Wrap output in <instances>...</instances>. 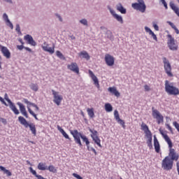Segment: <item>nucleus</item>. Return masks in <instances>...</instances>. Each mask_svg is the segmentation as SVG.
<instances>
[{
  "mask_svg": "<svg viewBox=\"0 0 179 179\" xmlns=\"http://www.w3.org/2000/svg\"><path fill=\"white\" fill-rule=\"evenodd\" d=\"M154 147L156 153H160V143H159V140H157L156 135H154Z\"/></svg>",
  "mask_w": 179,
  "mask_h": 179,
  "instance_id": "412c9836",
  "label": "nucleus"
},
{
  "mask_svg": "<svg viewBox=\"0 0 179 179\" xmlns=\"http://www.w3.org/2000/svg\"><path fill=\"white\" fill-rule=\"evenodd\" d=\"M114 19H115L120 24H124V19H122V16L116 14L114 17Z\"/></svg>",
  "mask_w": 179,
  "mask_h": 179,
  "instance_id": "7c9ffc66",
  "label": "nucleus"
},
{
  "mask_svg": "<svg viewBox=\"0 0 179 179\" xmlns=\"http://www.w3.org/2000/svg\"><path fill=\"white\" fill-rule=\"evenodd\" d=\"M48 167V166H47L45 163L40 162L38 164L37 169H38V170H41V171H45V170H47Z\"/></svg>",
  "mask_w": 179,
  "mask_h": 179,
  "instance_id": "cd10ccee",
  "label": "nucleus"
},
{
  "mask_svg": "<svg viewBox=\"0 0 179 179\" xmlns=\"http://www.w3.org/2000/svg\"><path fill=\"white\" fill-rule=\"evenodd\" d=\"M141 127L142 131H144L145 138L148 139L146 143L149 147V149H153V145L152 144L153 141V135L152 134V131H150L149 127L148 124H145V122H142Z\"/></svg>",
  "mask_w": 179,
  "mask_h": 179,
  "instance_id": "f03ea898",
  "label": "nucleus"
},
{
  "mask_svg": "<svg viewBox=\"0 0 179 179\" xmlns=\"http://www.w3.org/2000/svg\"><path fill=\"white\" fill-rule=\"evenodd\" d=\"M152 26L156 31H159V25L153 22Z\"/></svg>",
  "mask_w": 179,
  "mask_h": 179,
  "instance_id": "13d9d810",
  "label": "nucleus"
},
{
  "mask_svg": "<svg viewBox=\"0 0 179 179\" xmlns=\"http://www.w3.org/2000/svg\"><path fill=\"white\" fill-rule=\"evenodd\" d=\"M29 171L33 176H34V177L37 178V176H38L36 170L33 169V167H29Z\"/></svg>",
  "mask_w": 179,
  "mask_h": 179,
  "instance_id": "ea45409f",
  "label": "nucleus"
},
{
  "mask_svg": "<svg viewBox=\"0 0 179 179\" xmlns=\"http://www.w3.org/2000/svg\"><path fill=\"white\" fill-rule=\"evenodd\" d=\"M24 40L27 41V44H29L30 45H32L33 47H36L37 45V43L34 39L33 38V36L30 34H27L24 36Z\"/></svg>",
  "mask_w": 179,
  "mask_h": 179,
  "instance_id": "ddd939ff",
  "label": "nucleus"
},
{
  "mask_svg": "<svg viewBox=\"0 0 179 179\" xmlns=\"http://www.w3.org/2000/svg\"><path fill=\"white\" fill-rule=\"evenodd\" d=\"M87 111L88 113V115L89 117H90V118H94V110L93 109V108H87Z\"/></svg>",
  "mask_w": 179,
  "mask_h": 179,
  "instance_id": "72a5a7b5",
  "label": "nucleus"
},
{
  "mask_svg": "<svg viewBox=\"0 0 179 179\" xmlns=\"http://www.w3.org/2000/svg\"><path fill=\"white\" fill-rule=\"evenodd\" d=\"M150 36H152L153 40L157 41V36L155 35V32L152 31Z\"/></svg>",
  "mask_w": 179,
  "mask_h": 179,
  "instance_id": "4d7b16f0",
  "label": "nucleus"
},
{
  "mask_svg": "<svg viewBox=\"0 0 179 179\" xmlns=\"http://www.w3.org/2000/svg\"><path fill=\"white\" fill-rule=\"evenodd\" d=\"M116 9L118 10V12H120L122 15L127 14V8H124V6H122V3H119L116 6Z\"/></svg>",
  "mask_w": 179,
  "mask_h": 179,
  "instance_id": "5701e85b",
  "label": "nucleus"
},
{
  "mask_svg": "<svg viewBox=\"0 0 179 179\" xmlns=\"http://www.w3.org/2000/svg\"><path fill=\"white\" fill-rule=\"evenodd\" d=\"M114 117H115L116 121H117V120H120V113H118V110H115L114 111Z\"/></svg>",
  "mask_w": 179,
  "mask_h": 179,
  "instance_id": "a18cd8bd",
  "label": "nucleus"
},
{
  "mask_svg": "<svg viewBox=\"0 0 179 179\" xmlns=\"http://www.w3.org/2000/svg\"><path fill=\"white\" fill-rule=\"evenodd\" d=\"M18 41H19L20 43H21L22 45H24V42H23V39L19 38V39H18Z\"/></svg>",
  "mask_w": 179,
  "mask_h": 179,
  "instance_id": "338daca9",
  "label": "nucleus"
},
{
  "mask_svg": "<svg viewBox=\"0 0 179 179\" xmlns=\"http://www.w3.org/2000/svg\"><path fill=\"white\" fill-rule=\"evenodd\" d=\"M108 91L110 92L112 94H114L116 97H120L121 94H120V92L117 90L115 87H110L108 88Z\"/></svg>",
  "mask_w": 179,
  "mask_h": 179,
  "instance_id": "4be33fe9",
  "label": "nucleus"
},
{
  "mask_svg": "<svg viewBox=\"0 0 179 179\" xmlns=\"http://www.w3.org/2000/svg\"><path fill=\"white\" fill-rule=\"evenodd\" d=\"M0 50L1 51L3 57H6L7 59H9L10 58V51H9V49H8L6 46L0 45Z\"/></svg>",
  "mask_w": 179,
  "mask_h": 179,
  "instance_id": "2eb2a0df",
  "label": "nucleus"
},
{
  "mask_svg": "<svg viewBox=\"0 0 179 179\" xmlns=\"http://www.w3.org/2000/svg\"><path fill=\"white\" fill-rule=\"evenodd\" d=\"M17 106L20 107V111L21 114H22L25 118H29V113H27V110H26V107L24 105L20 102H17Z\"/></svg>",
  "mask_w": 179,
  "mask_h": 179,
  "instance_id": "6ab92c4d",
  "label": "nucleus"
},
{
  "mask_svg": "<svg viewBox=\"0 0 179 179\" xmlns=\"http://www.w3.org/2000/svg\"><path fill=\"white\" fill-rule=\"evenodd\" d=\"M166 23H168V24H169V26H171V27H172L173 29V30H175L176 34H179L178 28L174 25V23L171 22L170 21H167Z\"/></svg>",
  "mask_w": 179,
  "mask_h": 179,
  "instance_id": "473e14b6",
  "label": "nucleus"
},
{
  "mask_svg": "<svg viewBox=\"0 0 179 179\" xmlns=\"http://www.w3.org/2000/svg\"><path fill=\"white\" fill-rule=\"evenodd\" d=\"M80 23H81V24H83L84 26H87V20L82 19L80 20Z\"/></svg>",
  "mask_w": 179,
  "mask_h": 179,
  "instance_id": "de8ad7c7",
  "label": "nucleus"
},
{
  "mask_svg": "<svg viewBox=\"0 0 179 179\" xmlns=\"http://www.w3.org/2000/svg\"><path fill=\"white\" fill-rule=\"evenodd\" d=\"M106 35H107V38H109V40H114V36H113V32H111L110 30L106 31Z\"/></svg>",
  "mask_w": 179,
  "mask_h": 179,
  "instance_id": "c9c22d12",
  "label": "nucleus"
},
{
  "mask_svg": "<svg viewBox=\"0 0 179 179\" xmlns=\"http://www.w3.org/2000/svg\"><path fill=\"white\" fill-rule=\"evenodd\" d=\"M80 57H82V58H85V59H87V61H89V59H90V55H89V53H87V52L86 51L80 52Z\"/></svg>",
  "mask_w": 179,
  "mask_h": 179,
  "instance_id": "c756f323",
  "label": "nucleus"
},
{
  "mask_svg": "<svg viewBox=\"0 0 179 179\" xmlns=\"http://www.w3.org/2000/svg\"><path fill=\"white\" fill-rule=\"evenodd\" d=\"M105 110L106 113H111L113 111V106L110 103H105Z\"/></svg>",
  "mask_w": 179,
  "mask_h": 179,
  "instance_id": "2f4dec72",
  "label": "nucleus"
},
{
  "mask_svg": "<svg viewBox=\"0 0 179 179\" xmlns=\"http://www.w3.org/2000/svg\"><path fill=\"white\" fill-rule=\"evenodd\" d=\"M67 69L72 71V72H75V73H79V67L76 62H72L71 64H69L67 66Z\"/></svg>",
  "mask_w": 179,
  "mask_h": 179,
  "instance_id": "aec40b11",
  "label": "nucleus"
},
{
  "mask_svg": "<svg viewBox=\"0 0 179 179\" xmlns=\"http://www.w3.org/2000/svg\"><path fill=\"white\" fill-rule=\"evenodd\" d=\"M168 146L169 148V156H166V157H169V160H171L172 162H178L179 155L176 152V150L173 148V141L168 143Z\"/></svg>",
  "mask_w": 179,
  "mask_h": 179,
  "instance_id": "20e7f679",
  "label": "nucleus"
},
{
  "mask_svg": "<svg viewBox=\"0 0 179 179\" xmlns=\"http://www.w3.org/2000/svg\"><path fill=\"white\" fill-rule=\"evenodd\" d=\"M55 15L56 16V17H58L59 22H64V20L62 19V17H61V15L55 13Z\"/></svg>",
  "mask_w": 179,
  "mask_h": 179,
  "instance_id": "6e6d98bb",
  "label": "nucleus"
},
{
  "mask_svg": "<svg viewBox=\"0 0 179 179\" xmlns=\"http://www.w3.org/2000/svg\"><path fill=\"white\" fill-rule=\"evenodd\" d=\"M18 122L20 124H21V125H24L25 128H29L34 136L37 135V129H36V124H34V123H29V122H27V120L23 116L18 117Z\"/></svg>",
  "mask_w": 179,
  "mask_h": 179,
  "instance_id": "7ed1b4c3",
  "label": "nucleus"
},
{
  "mask_svg": "<svg viewBox=\"0 0 179 179\" xmlns=\"http://www.w3.org/2000/svg\"><path fill=\"white\" fill-rule=\"evenodd\" d=\"M56 55L60 59H63V61H65V56L61 52V51L57 50L56 51Z\"/></svg>",
  "mask_w": 179,
  "mask_h": 179,
  "instance_id": "4c0bfd02",
  "label": "nucleus"
},
{
  "mask_svg": "<svg viewBox=\"0 0 179 179\" xmlns=\"http://www.w3.org/2000/svg\"><path fill=\"white\" fill-rule=\"evenodd\" d=\"M118 124H120L123 128V129H125L126 126H125V121L122 120L121 118L118 119L116 120Z\"/></svg>",
  "mask_w": 179,
  "mask_h": 179,
  "instance_id": "58836bf2",
  "label": "nucleus"
},
{
  "mask_svg": "<svg viewBox=\"0 0 179 179\" xmlns=\"http://www.w3.org/2000/svg\"><path fill=\"white\" fill-rule=\"evenodd\" d=\"M159 133L161 134L162 136L164 138L166 143H170V142H171V139L170 138V137H169V135H167V134H164V131H163L162 129H159Z\"/></svg>",
  "mask_w": 179,
  "mask_h": 179,
  "instance_id": "bb28decb",
  "label": "nucleus"
},
{
  "mask_svg": "<svg viewBox=\"0 0 179 179\" xmlns=\"http://www.w3.org/2000/svg\"><path fill=\"white\" fill-rule=\"evenodd\" d=\"M167 37H168L167 45L169 50H171V51H177V50H178V45L176 43V40L174 39L173 36H171V34H168Z\"/></svg>",
  "mask_w": 179,
  "mask_h": 179,
  "instance_id": "6e6552de",
  "label": "nucleus"
},
{
  "mask_svg": "<svg viewBox=\"0 0 179 179\" xmlns=\"http://www.w3.org/2000/svg\"><path fill=\"white\" fill-rule=\"evenodd\" d=\"M6 170V168H5L3 166H0V171H3L4 173V171Z\"/></svg>",
  "mask_w": 179,
  "mask_h": 179,
  "instance_id": "e2e57ef3",
  "label": "nucleus"
},
{
  "mask_svg": "<svg viewBox=\"0 0 179 179\" xmlns=\"http://www.w3.org/2000/svg\"><path fill=\"white\" fill-rule=\"evenodd\" d=\"M17 49L20 51H22L23 49L26 50V51H28V52H31L32 50L30 48L25 47L24 45H17Z\"/></svg>",
  "mask_w": 179,
  "mask_h": 179,
  "instance_id": "c85d7f7f",
  "label": "nucleus"
},
{
  "mask_svg": "<svg viewBox=\"0 0 179 179\" xmlns=\"http://www.w3.org/2000/svg\"><path fill=\"white\" fill-rule=\"evenodd\" d=\"M173 127H175L176 129H177L178 132H179V124L177 122H173Z\"/></svg>",
  "mask_w": 179,
  "mask_h": 179,
  "instance_id": "8fccbe9b",
  "label": "nucleus"
},
{
  "mask_svg": "<svg viewBox=\"0 0 179 179\" xmlns=\"http://www.w3.org/2000/svg\"><path fill=\"white\" fill-rule=\"evenodd\" d=\"M6 24V26H8V27H10V29H11V30H13V24L12 23V22H10V20L7 21Z\"/></svg>",
  "mask_w": 179,
  "mask_h": 179,
  "instance_id": "37998d69",
  "label": "nucleus"
},
{
  "mask_svg": "<svg viewBox=\"0 0 179 179\" xmlns=\"http://www.w3.org/2000/svg\"><path fill=\"white\" fill-rule=\"evenodd\" d=\"M88 73H89L90 78H92V80L94 82V85L96 86V87H97V89H100V84L99 83V78H97V77L96 76V75H94V73H93V71H92V70H89Z\"/></svg>",
  "mask_w": 179,
  "mask_h": 179,
  "instance_id": "a211bd4d",
  "label": "nucleus"
},
{
  "mask_svg": "<svg viewBox=\"0 0 179 179\" xmlns=\"http://www.w3.org/2000/svg\"><path fill=\"white\" fill-rule=\"evenodd\" d=\"M1 103H2V104H4V106H6V107H8V103L5 101V99H3L2 101H1Z\"/></svg>",
  "mask_w": 179,
  "mask_h": 179,
  "instance_id": "0e129e2a",
  "label": "nucleus"
},
{
  "mask_svg": "<svg viewBox=\"0 0 179 179\" xmlns=\"http://www.w3.org/2000/svg\"><path fill=\"white\" fill-rule=\"evenodd\" d=\"M42 49L45 52H50L51 55L55 52V45H52V48H48V44L46 42H44L43 45H42Z\"/></svg>",
  "mask_w": 179,
  "mask_h": 179,
  "instance_id": "4468645a",
  "label": "nucleus"
},
{
  "mask_svg": "<svg viewBox=\"0 0 179 179\" xmlns=\"http://www.w3.org/2000/svg\"><path fill=\"white\" fill-rule=\"evenodd\" d=\"M15 31L17 32V34H22V31L20 30V25L19 24H16Z\"/></svg>",
  "mask_w": 179,
  "mask_h": 179,
  "instance_id": "79ce46f5",
  "label": "nucleus"
},
{
  "mask_svg": "<svg viewBox=\"0 0 179 179\" xmlns=\"http://www.w3.org/2000/svg\"><path fill=\"white\" fill-rule=\"evenodd\" d=\"M52 93L53 94V101L57 106H61V101H62L63 99L62 95L58 94V92H55V90H52Z\"/></svg>",
  "mask_w": 179,
  "mask_h": 179,
  "instance_id": "f8f14e48",
  "label": "nucleus"
},
{
  "mask_svg": "<svg viewBox=\"0 0 179 179\" xmlns=\"http://www.w3.org/2000/svg\"><path fill=\"white\" fill-rule=\"evenodd\" d=\"M4 2H7L8 3H13V1L12 0H3Z\"/></svg>",
  "mask_w": 179,
  "mask_h": 179,
  "instance_id": "774afa93",
  "label": "nucleus"
},
{
  "mask_svg": "<svg viewBox=\"0 0 179 179\" xmlns=\"http://www.w3.org/2000/svg\"><path fill=\"white\" fill-rule=\"evenodd\" d=\"M3 20H4V22H8L9 20H9V17H8V14H6V13H4L3 14Z\"/></svg>",
  "mask_w": 179,
  "mask_h": 179,
  "instance_id": "c03bdc74",
  "label": "nucleus"
},
{
  "mask_svg": "<svg viewBox=\"0 0 179 179\" xmlns=\"http://www.w3.org/2000/svg\"><path fill=\"white\" fill-rule=\"evenodd\" d=\"M28 108V111L29 113V114H31V115H34L36 113H34V112L31 110V108H30L29 107H27Z\"/></svg>",
  "mask_w": 179,
  "mask_h": 179,
  "instance_id": "bf43d9fd",
  "label": "nucleus"
},
{
  "mask_svg": "<svg viewBox=\"0 0 179 179\" xmlns=\"http://www.w3.org/2000/svg\"><path fill=\"white\" fill-rule=\"evenodd\" d=\"M90 132L91 134V138H92V141L99 146V148H102L101 142V140L99 138V132H97L96 130H93L92 129H90Z\"/></svg>",
  "mask_w": 179,
  "mask_h": 179,
  "instance_id": "9b49d317",
  "label": "nucleus"
},
{
  "mask_svg": "<svg viewBox=\"0 0 179 179\" xmlns=\"http://www.w3.org/2000/svg\"><path fill=\"white\" fill-rule=\"evenodd\" d=\"M28 108V111L29 113V114H31V115H34L36 113H34V112L31 110V108H30L29 107H27Z\"/></svg>",
  "mask_w": 179,
  "mask_h": 179,
  "instance_id": "052dcab7",
  "label": "nucleus"
},
{
  "mask_svg": "<svg viewBox=\"0 0 179 179\" xmlns=\"http://www.w3.org/2000/svg\"><path fill=\"white\" fill-rule=\"evenodd\" d=\"M22 101L25 104H27V106H31L32 107H34L36 111H38V110H40V108H38V106L36 105V103L29 101L27 99H23Z\"/></svg>",
  "mask_w": 179,
  "mask_h": 179,
  "instance_id": "a878e982",
  "label": "nucleus"
},
{
  "mask_svg": "<svg viewBox=\"0 0 179 179\" xmlns=\"http://www.w3.org/2000/svg\"><path fill=\"white\" fill-rule=\"evenodd\" d=\"M162 60L166 73L170 78H173V73H171V64H170V62L169 61V59H167L166 57H163Z\"/></svg>",
  "mask_w": 179,
  "mask_h": 179,
  "instance_id": "9d476101",
  "label": "nucleus"
},
{
  "mask_svg": "<svg viewBox=\"0 0 179 179\" xmlns=\"http://www.w3.org/2000/svg\"><path fill=\"white\" fill-rule=\"evenodd\" d=\"M4 99L6 100V102L8 103V106H9L10 110H13L14 114H15V115H19V114H20L19 109L17 108H16V105H15V103L12 102L10 99H9V96H8V94H5Z\"/></svg>",
  "mask_w": 179,
  "mask_h": 179,
  "instance_id": "1a4fd4ad",
  "label": "nucleus"
},
{
  "mask_svg": "<svg viewBox=\"0 0 179 179\" xmlns=\"http://www.w3.org/2000/svg\"><path fill=\"white\" fill-rule=\"evenodd\" d=\"M144 89H145V92H150V87L148 85H145L144 86Z\"/></svg>",
  "mask_w": 179,
  "mask_h": 179,
  "instance_id": "680f3d73",
  "label": "nucleus"
},
{
  "mask_svg": "<svg viewBox=\"0 0 179 179\" xmlns=\"http://www.w3.org/2000/svg\"><path fill=\"white\" fill-rule=\"evenodd\" d=\"M72 176H73V177H75V178H77V179H83V178L82 176H80V175L76 173H73L72 174Z\"/></svg>",
  "mask_w": 179,
  "mask_h": 179,
  "instance_id": "09e8293b",
  "label": "nucleus"
},
{
  "mask_svg": "<svg viewBox=\"0 0 179 179\" xmlns=\"http://www.w3.org/2000/svg\"><path fill=\"white\" fill-rule=\"evenodd\" d=\"M105 62L108 66H114L115 59L111 55H105Z\"/></svg>",
  "mask_w": 179,
  "mask_h": 179,
  "instance_id": "f3484780",
  "label": "nucleus"
},
{
  "mask_svg": "<svg viewBox=\"0 0 179 179\" xmlns=\"http://www.w3.org/2000/svg\"><path fill=\"white\" fill-rule=\"evenodd\" d=\"M165 92L168 94L177 96L179 94V90L176 87L173 86V84L169 83V80L165 81Z\"/></svg>",
  "mask_w": 179,
  "mask_h": 179,
  "instance_id": "39448f33",
  "label": "nucleus"
},
{
  "mask_svg": "<svg viewBox=\"0 0 179 179\" xmlns=\"http://www.w3.org/2000/svg\"><path fill=\"white\" fill-rule=\"evenodd\" d=\"M30 89L31 90H34V92H38V85L37 84L31 83L30 85Z\"/></svg>",
  "mask_w": 179,
  "mask_h": 179,
  "instance_id": "e433bc0d",
  "label": "nucleus"
},
{
  "mask_svg": "<svg viewBox=\"0 0 179 179\" xmlns=\"http://www.w3.org/2000/svg\"><path fill=\"white\" fill-rule=\"evenodd\" d=\"M131 7L135 10H139L141 13H145L146 12V4L144 0H137V3H133Z\"/></svg>",
  "mask_w": 179,
  "mask_h": 179,
  "instance_id": "0eeeda50",
  "label": "nucleus"
},
{
  "mask_svg": "<svg viewBox=\"0 0 179 179\" xmlns=\"http://www.w3.org/2000/svg\"><path fill=\"white\" fill-rule=\"evenodd\" d=\"M0 122H2L3 125H6V124H8V121L6 120V119L3 117H0Z\"/></svg>",
  "mask_w": 179,
  "mask_h": 179,
  "instance_id": "603ef678",
  "label": "nucleus"
},
{
  "mask_svg": "<svg viewBox=\"0 0 179 179\" xmlns=\"http://www.w3.org/2000/svg\"><path fill=\"white\" fill-rule=\"evenodd\" d=\"M70 134H72L76 143H77V145H78L80 148H83V144H82L83 141V142H85L88 152H93L95 156H97V151H96V149H94V148L90 147V141H89L87 136L83 135V134L79 132L76 129L70 130ZM80 139H82V141H80Z\"/></svg>",
  "mask_w": 179,
  "mask_h": 179,
  "instance_id": "f257e3e1",
  "label": "nucleus"
},
{
  "mask_svg": "<svg viewBox=\"0 0 179 179\" xmlns=\"http://www.w3.org/2000/svg\"><path fill=\"white\" fill-rule=\"evenodd\" d=\"M108 10H110V14L112 15V16L114 17L115 16V15H117V13H115V11L113 9H111V7L110 6H107Z\"/></svg>",
  "mask_w": 179,
  "mask_h": 179,
  "instance_id": "a19ab883",
  "label": "nucleus"
},
{
  "mask_svg": "<svg viewBox=\"0 0 179 179\" xmlns=\"http://www.w3.org/2000/svg\"><path fill=\"white\" fill-rule=\"evenodd\" d=\"M3 173L4 174H6L8 177H10V176H12V172L8 169H6Z\"/></svg>",
  "mask_w": 179,
  "mask_h": 179,
  "instance_id": "864d4df0",
  "label": "nucleus"
},
{
  "mask_svg": "<svg viewBox=\"0 0 179 179\" xmlns=\"http://www.w3.org/2000/svg\"><path fill=\"white\" fill-rule=\"evenodd\" d=\"M160 2L164 5V7L166 10L169 9V6L167 5V2H166V0H160Z\"/></svg>",
  "mask_w": 179,
  "mask_h": 179,
  "instance_id": "49530a36",
  "label": "nucleus"
},
{
  "mask_svg": "<svg viewBox=\"0 0 179 179\" xmlns=\"http://www.w3.org/2000/svg\"><path fill=\"white\" fill-rule=\"evenodd\" d=\"M173 164L174 162L171 161L169 157H165L162 162V169L165 171H170V170H173Z\"/></svg>",
  "mask_w": 179,
  "mask_h": 179,
  "instance_id": "423d86ee",
  "label": "nucleus"
},
{
  "mask_svg": "<svg viewBox=\"0 0 179 179\" xmlns=\"http://www.w3.org/2000/svg\"><path fill=\"white\" fill-rule=\"evenodd\" d=\"M153 118H155L157 121V124L158 125H160V124H162V122H164V117L162 116V113H160V112L159 111H154V114H153Z\"/></svg>",
  "mask_w": 179,
  "mask_h": 179,
  "instance_id": "dca6fc26",
  "label": "nucleus"
},
{
  "mask_svg": "<svg viewBox=\"0 0 179 179\" xmlns=\"http://www.w3.org/2000/svg\"><path fill=\"white\" fill-rule=\"evenodd\" d=\"M46 170H48L49 171H50V173H53L54 174H55V173H57V169H55V166H54V165H50L49 166H48V169Z\"/></svg>",
  "mask_w": 179,
  "mask_h": 179,
  "instance_id": "f704fd0d",
  "label": "nucleus"
},
{
  "mask_svg": "<svg viewBox=\"0 0 179 179\" xmlns=\"http://www.w3.org/2000/svg\"><path fill=\"white\" fill-rule=\"evenodd\" d=\"M145 30L146 33H148L150 35L153 32V31H152V29H150V28L148 27H145Z\"/></svg>",
  "mask_w": 179,
  "mask_h": 179,
  "instance_id": "3c124183",
  "label": "nucleus"
},
{
  "mask_svg": "<svg viewBox=\"0 0 179 179\" xmlns=\"http://www.w3.org/2000/svg\"><path fill=\"white\" fill-rule=\"evenodd\" d=\"M165 125L168 128V129L170 131L171 134H173V128L171 127V126H170V124L167 123H166Z\"/></svg>",
  "mask_w": 179,
  "mask_h": 179,
  "instance_id": "5fc2aeb1",
  "label": "nucleus"
},
{
  "mask_svg": "<svg viewBox=\"0 0 179 179\" xmlns=\"http://www.w3.org/2000/svg\"><path fill=\"white\" fill-rule=\"evenodd\" d=\"M57 129L58 131H59L60 133H62V135L64 136V138H65V139L71 141V138H69V135L66 134V132L65 131V130H64V129H62V127H61L59 125H57Z\"/></svg>",
  "mask_w": 179,
  "mask_h": 179,
  "instance_id": "393cba45",
  "label": "nucleus"
},
{
  "mask_svg": "<svg viewBox=\"0 0 179 179\" xmlns=\"http://www.w3.org/2000/svg\"><path fill=\"white\" fill-rule=\"evenodd\" d=\"M169 6L172 10H173L174 13L177 15L179 17V8L176 6V4L173 1H170Z\"/></svg>",
  "mask_w": 179,
  "mask_h": 179,
  "instance_id": "b1692460",
  "label": "nucleus"
},
{
  "mask_svg": "<svg viewBox=\"0 0 179 179\" xmlns=\"http://www.w3.org/2000/svg\"><path fill=\"white\" fill-rule=\"evenodd\" d=\"M36 178H38V179H47V178L43 177L41 175L37 176H36Z\"/></svg>",
  "mask_w": 179,
  "mask_h": 179,
  "instance_id": "69168bd1",
  "label": "nucleus"
}]
</instances>
